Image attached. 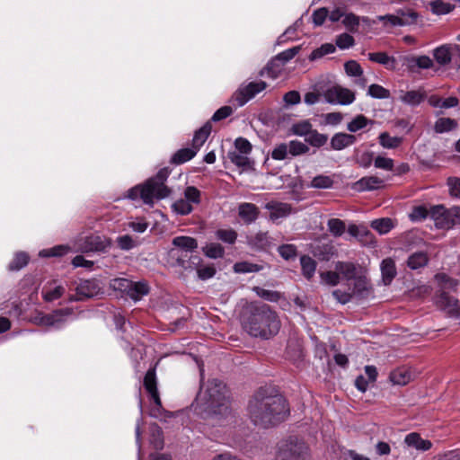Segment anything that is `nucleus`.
Returning a JSON list of instances; mask_svg holds the SVG:
<instances>
[{
	"label": "nucleus",
	"mask_w": 460,
	"mask_h": 460,
	"mask_svg": "<svg viewBox=\"0 0 460 460\" xmlns=\"http://www.w3.org/2000/svg\"><path fill=\"white\" fill-rule=\"evenodd\" d=\"M192 406L211 426L227 427L234 422L226 386L219 380L208 381L201 388Z\"/></svg>",
	"instance_id": "nucleus-1"
},
{
	"label": "nucleus",
	"mask_w": 460,
	"mask_h": 460,
	"mask_svg": "<svg viewBox=\"0 0 460 460\" xmlns=\"http://www.w3.org/2000/svg\"><path fill=\"white\" fill-rule=\"evenodd\" d=\"M247 411L251 420L255 425L264 428L281 422L288 413L284 398L265 396L261 391H259L249 402Z\"/></svg>",
	"instance_id": "nucleus-2"
},
{
	"label": "nucleus",
	"mask_w": 460,
	"mask_h": 460,
	"mask_svg": "<svg viewBox=\"0 0 460 460\" xmlns=\"http://www.w3.org/2000/svg\"><path fill=\"white\" fill-rule=\"evenodd\" d=\"M243 325L252 336L268 339L279 332L280 322L275 312L267 305H261L255 307Z\"/></svg>",
	"instance_id": "nucleus-3"
},
{
	"label": "nucleus",
	"mask_w": 460,
	"mask_h": 460,
	"mask_svg": "<svg viewBox=\"0 0 460 460\" xmlns=\"http://www.w3.org/2000/svg\"><path fill=\"white\" fill-rule=\"evenodd\" d=\"M169 175L166 168L161 169L157 174L147 180L142 185L131 188L128 192V198L137 199L140 198L145 204L152 206L155 199L167 198L171 190L165 186L164 181Z\"/></svg>",
	"instance_id": "nucleus-4"
},
{
	"label": "nucleus",
	"mask_w": 460,
	"mask_h": 460,
	"mask_svg": "<svg viewBox=\"0 0 460 460\" xmlns=\"http://www.w3.org/2000/svg\"><path fill=\"white\" fill-rule=\"evenodd\" d=\"M420 15L411 7H402L395 10L394 13L378 15L376 21L382 22L386 27H405L415 24Z\"/></svg>",
	"instance_id": "nucleus-5"
},
{
	"label": "nucleus",
	"mask_w": 460,
	"mask_h": 460,
	"mask_svg": "<svg viewBox=\"0 0 460 460\" xmlns=\"http://www.w3.org/2000/svg\"><path fill=\"white\" fill-rule=\"evenodd\" d=\"M430 217L439 229H450L460 225V207L447 209L443 206H435L429 211Z\"/></svg>",
	"instance_id": "nucleus-6"
},
{
	"label": "nucleus",
	"mask_w": 460,
	"mask_h": 460,
	"mask_svg": "<svg viewBox=\"0 0 460 460\" xmlns=\"http://www.w3.org/2000/svg\"><path fill=\"white\" fill-rule=\"evenodd\" d=\"M308 447L297 439H290L280 444L276 460H306Z\"/></svg>",
	"instance_id": "nucleus-7"
},
{
	"label": "nucleus",
	"mask_w": 460,
	"mask_h": 460,
	"mask_svg": "<svg viewBox=\"0 0 460 460\" xmlns=\"http://www.w3.org/2000/svg\"><path fill=\"white\" fill-rule=\"evenodd\" d=\"M111 246V240L104 235L90 234L80 236L75 241V248L78 252H106Z\"/></svg>",
	"instance_id": "nucleus-8"
},
{
	"label": "nucleus",
	"mask_w": 460,
	"mask_h": 460,
	"mask_svg": "<svg viewBox=\"0 0 460 460\" xmlns=\"http://www.w3.org/2000/svg\"><path fill=\"white\" fill-rule=\"evenodd\" d=\"M71 314L72 311L68 308L56 310L49 314L39 313L34 316L33 323L40 326L58 328Z\"/></svg>",
	"instance_id": "nucleus-9"
},
{
	"label": "nucleus",
	"mask_w": 460,
	"mask_h": 460,
	"mask_svg": "<svg viewBox=\"0 0 460 460\" xmlns=\"http://www.w3.org/2000/svg\"><path fill=\"white\" fill-rule=\"evenodd\" d=\"M438 307L453 317L460 318V301L442 291L435 300Z\"/></svg>",
	"instance_id": "nucleus-10"
},
{
	"label": "nucleus",
	"mask_w": 460,
	"mask_h": 460,
	"mask_svg": "<svg viewBox=\"0 0 460 460\" xmlns=\"http://www.w3.org/2000/svg\"><path fill=\"white\" fill-rule=\"evenodd\" d=\"M330 102H337L341 105H348L354 102L355 94L349 89L341 86H333L327 92Z\"/></svg>",
	"instance_id": "nucleus-11"
},
{
	"label": "nucleus",
	"mask_w": 460,
	"mask_h": 460,
	"mask_svg": "<svg viewBox=\"0 0 460 460\" xmlns=\"http://www.w3.org/2000/svg\"><path fill=\"white\" fill-rule=\"evenodd\" d=\"M265 82H252L243 88H241L237 93L238 104L240 106L245 104L249 100L253 98L257 93H261L266 88Z\"/></svg>",
	"instance_id": "nucleus-12"
},
{
	"label": "nucleus",
	"mask_w": 460,
	"mask_h": 460,
	"mask_svg": "<svg viewBox=\"0 0 460 460\" xmlns=\"http://www.w3.org/2000/svg\"><path fill=\"white\" fill-rule=\"evenodd\" d=\"M265 208L269 210L272 221L285 218L294 212L290 204L278 201L268 202Z\"/></svg>",
	"instance_id": "nucleus-13"
},
{
	"label": "nucleus",
	"mask_w": 460,
	"mask_h": 460,
	"mask_svg": "<svg viewBox=\"0 0 460 460\" xmlns=\"http://www.w3.org/2000/svg\"><path fill=\"white\" fill-rule=\"evenodd\" d=\"M427 98L426 92L423 88L411 91H401L399 100L409 106H418Z\"/></svg>",
	"instance_id": "nucleus-14"
},
{
	"label": "nucleus",
	"mask_w": 460,
	"mask_h": 460,
	"mask_svg": "<svg viewBox=\"0 0 460 460\" xmlns=\"http://www.w3.org/2000/svg\"><path fill=\"white\" fill-rule=\"evenodd\" d=\"M404 65L411 72H415L417 68L429 69L433 66L432 59L426 55L411 56L404 59Z\"/></svg>",
	"instance_id": "nucleus-15"
},
{
	"label": "nucleus",
	"mask_w": 460,
	"mask_h": 460,
	"mask_svg": "<svg viewBox=\"0 0 460 460\" xmlns=\"http://www.w3.org/2000/svg\"><path fill=\"white\" fill-rule=\"evenodd\" d=\"M144 385L157 408L161 407V400L156 387V377L154 369L148 370L144 378Z\"/></svg>",
	"instance_id": "nucleus-16"
},
{
	"label": "nucleus",
	"mask_w": 460,
	"mask_h": 460,
	"mask_svg": "<svg viewBox=\"0 0 460 460\" xmlns=\"http://www.w3.org/2000/svg\"><path fill=\"white\" fill-rule=\"evenodd\" d=\"M66 289L56 281H50L44 285L41 290L42 298L46 302H53L63 296Z\"/></svg>",
	"instance_id": "nucleus-17"
},
{
	"label": "nucleus",
	"mask_w": 460,
	"mask_h": 460,
	"mask_svg": "<svg viewBox=\"0 0 460 460\" xmlns=\"http://www.w3.org/2000/svg\"><path fill=\"white\" fill-rule=\"evenodd\" d=\"M383 185V180L376 176L363 177L353 185V189L357 191L374 190L379 189Z\"/></svg>",
	"instance_id": "nucleus-18"
},
{
	"label": "nucleus",
	"mask_w": 460,
	"mask_h": 460,
	"mask_svg": "<svg viewBox=\"0 0 460 460\" xmlns=\"http://www.w3.org/2000/svg\"><path fill=\"white\" fill-rule=\"evenodd\" d=\"M404 442L408 447L423 452L429 450L432 447L431 441L422 438L415 432L408 434L404 438Z\"/></svg>",
	"instance_id": "nucleus-19"
},
{
	"label": "nucleus",
	"mask_w": 460,
	"mask_h": 460,
	"mask_svg": "<svg viewBox=\"0 0 460 460\" xmlns=\"http://www.w3.org/2000/svg\"><path fill=\"white\" fill-rule=\"evenodd\" d=\"M238 214L246 224H251L257 219L259 210L252 203H242L238 208Z\"/></svg>",
	"instance_id": "nucleus-20"
},
{
	"label": "nucleus",
	"mask_w": 460,
	"mask_h": 460,
	"mask_svg": "<svg viewBox=\"0 0 460 460\" xmlns=\"http://www.w3.org/2000/svg\"><path fill=\"white\" fill-rule=\"evenodd\" d=\"M356 137L347 133H337L331 139V146L334 150H341L353 145Z\"/></svg>",
	"instance_id": "nucleus-21"
},
{
	"label": "nucleus",
	"mask_w": 460,
	"mask_h": 460,
	"mask_svg": "<svg viewBox=\"0 0 460 460\" xmlns=\"http://www.w3.org/2000/svg\"><path fill=\"white\" fill-rule=\"evenodd\" d=\"M77 294L84 297H93L96 296L100 288L94 280H84L76 288Z\"/></svg>",
	"instance_id": "nucleus-22"
},
{
	"label": "nucleus",
	"mask_w": 460,
	"mask_h": 460,
	"mask_svg": "<svg viewBox=\"0 0 460 460\" xmlns=\"http://www.w3.org/2000/svg\"><path fill=\"white\" fill-rule=\"evenodd\" d=\"M381 272L383 281L385 285L390 284L396 276L395 263L391 258H386L381 262Z\"/></svg>",
	"instance_id": "nucleus-23"
},
{
	"label": "nucleus",
	"mask_w": 460,
	"mask_h": 460,
	"mask_svg": "<svg viewBox=\"0 0 460 460\" xmlns=\"http://www.w3.org/2000/svg\"><path fill=\"white\" fill-rule=\"evenodd\" d=\"M211 124L210 122H207L203 127H201L199 130H197L194 134L192 139V146L199 151L200 147L204 145L208 136L211 133Z\"/></svg>",
	"instance_id": "nucleus-24"
},
{
	"label": "nucleus",
	"mask_w": 460,
	"mask_h": 460,
	"mask_svg": "<svg viewBox=\"0 0 460 460\" xmlns=\"http://www.w3.org/2000/svg\"><path fill=\"white\" fill-rule=\"evenodd\" d=\"M335 270L340 277L342 276L347 280H351L357 276V268L352 262L337 261Z\"/></svg>",
	"instance_id": "nucleus-25"
},
{
	"label": "nucleus",
	"mask_w": 460,
	"mask_h": 460,
	"mask_svg": "<svg viewBox=\"0 0 460 460\" xmlns=\"http://www.w3.org/2000/svg\"><path fill=\"white\" fill-rule=\"evenodd\" d=\"M368 59L385 66L387 69L394 70L396 67V61L394 58L389 57L385 52H373L368 53Z\"/></svg>",
	"instance_id": "nucleus-26"
},
{
	"label": "nucleus",
	"mask_w": 460,
	"mask_h": 460,
	"mask_svg": "<svg viewBox=\"0 0 460 460\" xmlns=\"http://www.w3.org/2000/svg\"><path fill=\"white\" fill-rule=\"evenodd\" d=\"M413 376L411 372L407 368H397L394 370L390 375V379L394 385H405L409 384Z\"/></svg>",
	"instance_id": "nucleus-27"
},
{
	"label": "nucleus",
	"mask_w": 460,
	"mask_h": 460,
	"mask_svg": "<svg viewBox=\"0 0 460 460\" xmlns=\"http://www.w3.org/2000/svg\"><path fill=\"white\" fill-rule=\"evenodd\" d=\"M378 141L380 146L385 149H395L402 145L403 138L402 137H393L385 131L379 134Z\"/></svg>",
	"instance_id": "nucleus-28"
},
{
	"label": "nucleus",
	"mask_w": 460,
	"mask_h": 460,
	"mask_svg": "<svg viewBox=\"0 0 460 460\" xmlns=\"http://www.w3.org/2000/svg\"><path fill=\"white\" fill-rule=\"evenodd\" d=\"M429 262V256L424 252H416L411 254L407 260V266L411 270H419Z\"/></svg>",
	"instance_id": "nucleus-29"
},
{
	"label": "nucleus",
	"mask_w": 460,
	"mask_h": 460,
	"mask_svg": "<svg viewBox=\"0 0 460 460\" xmlns=\"http://www.w3.org/2000/svg\"><path fill=\"white\" fill-rule=\"evenodd\" d=\"M172 244L181 250L192 252L198 247L196 239L190 236H176L172 239Z\"/></svg>",
	"instance_id": "nucleus-30"
},
{
	"label": "nucleus",
	"mask_w": 460,
	"mask_h": 460,
	"mask_svg": "<svg viewBox=\"0 0 460 460\" xmlns=\"http://www.w3.org/2000/svg\"><path fill=\"white\" fill-rule=\"evenodd\" d=\"M435 60L441 66H446L451 62V48L449 45H442L433 50Z\"/></svg>",
	"instance_id": "nucleus-31"
},
{
	"label": "nucleus",
	"mask_w": 460,
	"mask_h": 460,
	"mask_svg": "<svg viewBox=\"0 0 460 460\" xmlns=\"http://www.w3.org/2000/svg\"><path fill=\"white\" fill-rule=\"evenodd\" d=\"M248 243L253 248L263 250L270 246V237L267 233L259 232L248 237Z\"/></svg>",
	"instance_id": "nucleus-32"
},
{
	"label": "nucleus",
	"mask_w": 460,
	"mask_h": 460,
	"mask_svg": "<svg viewBox=\"0 0 460 460\" xmlns=\"http://www.w3.org/2000/svg\"><path fill=\"white\" fill-rule=\"evenodd\" d=\"M149 288L146 282H132L131 287L128 292V296L135 301L141 299L144 296L147 295Z\"/></svg>",
	"instance_id": "nucleus-33"
},
{
	"label": "nucleus",
	"mask_w": 460,
	"mask_h": 460,
	"mask_svg": "<svg viewBox=\"0 0 460 460\" xmlns=\"http://www.w3.org/2000/svg\"><path fill=\"white\" fill-rule=\"evenodd\" d=\"M429 8L432 13L436 15H444L451 13L454 10V5L443 0H434L429 4Z\"/></svg>",
	"instance_id": "nucleus-34"
},
{
	"label": "nucleus",
	"mask_w": 460,
	"mask_h": 460,
	"mask_svg": "<svg viewBox=\"0 0 460 460\" xmlns=\"http://www.w3.org/2000/svg\"><path fill=\"white\" fill-rule=\"evenodd\" d=\"M302 273L305 278L311 279L316 270V262L311 257L304 255L300 258Z\"/></svg>",
	"instance_id": "nucleus-35"
},
{
	"label": "nucleus",
	"mask_w": 460,
	"mask_h": 460,
	"mask_svg": "<svg viewBox=\"0 0 460 460\" xmlns=\"http://www.w3.org/2000/svg\"><path fill=\"white\" fill-rule=\"evenodd\" d=\"M371 227L380 234H385L394 228L393 221L388 217H383L373 220L370 224Z\"/></svg>",
	"instance_id": "nucleus-36"
},
{
	"label": "nucleus",
	"mask_w": 460,
	"mask_h": 460,
	"mask_svg": "<svg viewBox=\"0 0 460 460\" xmlns=\"http://www.w3.org/2000/svg\"><path fill=\"white\" fill-rule=\"evenodd\" d=\"M313 253L321 261H329L335 254V249L332 244H323L316 246Z\"/></svg>",
	"instance_id": "nucleus-37"
},
{
	"label": "nucleus",
	"mask_w": 460,
	"mask_h": 460,
	"mask_svg": "<svg viewBox=\"0 0 460 460\" xmlns=\"http://www.w3.org/2000/svg\"><path fill=\"white\" fill-rule=\"evenodd\" d=\"M197 150L191 146L190 148H183L179 150L177 153L174 154V155L172 158V161L174 164H183L185 162L190 161L191 158L195 156L197 154Z\"/></svg>",
	"instance_id": "nucleus-38"
},
{
	"label": "nucleus",
	"mask_w": 460,
	"mask_h": 460,
	"mask_svg": "<svg viewBox=\"0 0 460 460\" xmlns=\"http://www.w3.org/2000/svg\"><path fill=\"white\" fill-rule=\"evenodd\" d=\"M327 227L330 234L335 237L341 236L346 231L345 223L339 218L329 219Z\"/></svg>",
	"instance_id": "nucleus-39"
},
{
	"label": "nucleus",
	"mask_w": 460,
	"mask_h": 460,
	"mask_svg": "<svg viewBox=\"0 0 460 460\" xmlns=\"http://www.w3.org/2000/svg\"><path fill=\"white\" fill-rule=\"evenodd\" d=\"M457 123L455 119L450 118H440L437 119L434 125V129L437 133H445L456 128Z\"/></svg>",
	"instance_id": "nucleus-40"
},
{
	"label": "nucleus",
	"mask_w": 460,
	"mask_h": 460,
	"mask_svg": "<svg viewBox=\"0 0 460 460\" xmlns=\"http://www.w3.org/2000/svg\"><path fill=\"white\" fill-rule=\"evenodd\" d=\"M372 122H373L372 120H369L364 115H361V114L357 115L354 119H352V120L350 122L348 123L347 129L349 132H357V131L364 128L365 127H367V125L368 123H372Z\"/></svg>",
	"instance_id": "nucleus-41"
},
{
	"label": "nucleus",
	"mask_w": 460,
	"mask_h": 460,
	"mask_svg": "<svg viewBox=\"0 0 460 460\" xmlns=\"http://www.w3.org/2000/svg\"><path fill=\"white\" fill-rule=\"evenodd\" d=\"M204 254L211 259L221 258L224 255V248L219 243H210L202 248Z\"/></svg>",
	"instance_id": "nucleus-42"
},
{
	"label": "nucleus",
	"mask_w": 460,
	"mask_h": 460,
	"mask_svg": "<svg viewBox=\"0 0 460 460\" xmlns=\"http://www.w3.org/2000/svg\"><path fill=\"white\" fill-rule=\"evenodd\" d=\"M351 280H353V288H349V290L353 293V296H363L364 292L367 290V282L366 278L356 276Z\"/></svg>",
	"instance_id": "nucleus-43"
},
{
	"label": "nucleus",
	"mask_w": 460,
	"mask_h": 460,
	"mask_svg": "<svg viewBox=\"0 0 460 460\" xmlns=\"http://www.w3.org/2000/svg\"><path fill=\"white\" fill-rule=\"evenodd\" d=\"M172 208L173 212L181 216L189 215L193 210L192 205L190 204V201H187L185 199H180L176 200L172 205Z\"/></svg>",
	"instance_id": "nucleus-44"
},
{
	"label": "nucleus",
	"mask_w": 460,
	"mask_h": 460,
	"mask_svg": "<svg viewBox=\"0 0 460 460\" xmlns=\"http://www.w3.org/2000/svg\"><path fill=\"white\" fill-rule=\"evenodd\" d=\"M360 20V16H358L353 13H345L344 18L342 19V23L349 31L356 32L358 31Z\"/></svg>",
	"instance_id": "nucleus-45"
},
{
	"label": "nucleus",
	"mask_w": 460,
	"mask_h": 460,
	"mask_svg": "<svg viewBox=\"0 0 460 460\" xmlns=\"http://www.w3.org/2000/svg\"><path fill=\"white\" fill-rule=\"evenodd\" d=\"M70 248L66 245H58L49 249H43L39 252L40 257H58L66 254Z\"/></svg>",
	"instance_id": "nucleus-46"
},
{
	"label": "nucleus",
	"mask_w": 460,
	"mask_h": 460,
	"mask_svg": "<svg viewBox=\"0 0 460 460\" xmlns=\"http://www.w3.org/2000/svg\"><path fill=\"white\" fill-rule=\"evenodd\" d=\"M321 283L323 285L334 287L340 283L341 277L339 273L335 271H323L320 273Z\"/></svg>",
	"instance_id": "nucleus-47"
},
{
	"label": "nucleus",
	"mask_w": 460,
	"mask_h": 460,
	"mask_svg": "<svg viewBox=\"0 0 460 460\" xmlns=\"http://www.w3.org/2000/svg\"><path fill=\"white\" fill-rule=\"evenodd\" d=\"M335 51V47L331 43L323 44L320 48L315 49L309 56L311 61H314L323 58L327 54H332Z\"/></svg>",
	"instance_id": "nucleus-48"
},
{
	"label": "nucleus",
	"mask_w": 460,
	"mask_h": 460,
	"mask_svg": "<svg viewBox=\"0 0 460 460\" xmlns=\"http://www.w3.org/2000/svg\"><path fill=\"white\" fill-rule=\"evenodd\" d=\"M228 156L231 162L238 167L246 168L250 165V159L246 154L233 151L229 153Z\"/></svg>",
	"instance_id": "nucleus-49"
},
{
	"label": "nucleus",
	"mask_w": 460,
	"mask_h": 460,
	"mask_svg": "<svg viewBox=\"0 0 460 460\" xmlns=\"http://www.w3.org/2000/svg\"><path fill=\"white\" fill-rule=\"evenodd\" d=\"M435 279L442 288L456 289L458 286V281L456 279H451L446 273L436 274Z\"/></svg>",
	"instance_id": "nucleus-50"
},
{
	"label": "nucleus",
	"mask_w": 460,
	"mask_h": 460,
	"mask_svg": "<svg viewBox=\"0 0 460 460\" xmlns=\"http://www.w3.org/2000/svg\"><path fill=\"white\" fill-rule=\"evenodd\" d=\"M312 130V124L308 120H303L294 124L291 131L294 135L300 137H307Z\"/></svg>",
	"instance_id": "nucleus-51"
},
{
	"label": "nucleus",
	"mask_w": 460,
	"mask_h": 460,
	"mask_svg": "<svg viewBox=\"0 0 460 460\" xmlns=\"http://www.w3.org/2000/svg\"><path fill=\"white\" fill-rule=\"evenodd\" d=\"M289 155L288 143H280L274 146L271 151V157L274 160L281 161L287 159Z\"/></svg>",
	"instance_id": "nucleus-52"
},
{
	"label": "nucleus",
	"mask_w": 460,
	"mask_h": 460,
	"mask_svg": "<svg viewBox=\"0 0 460 460\" xmlns=\"http://www.w3.org/2000/svg\"><path fill=\"white\" fill-rule=\"evenodd\" d=\"M289 155L292 156L300 155L308 152V146L298 140H291L288 143Z\"/></svg>",
	"instance_id": "nucleus-53"
},
{
	"label": "nucleus",
	"mask_w": 460,
	"mask_h": 460,
	"mask_svg": "<svg viewBox=\"0 0 460 460\" xmlns=\"http://www.w3.org/2000/svg\"><path fill=\"white\" fill-rule=\"evenodd\" d=\"M151 438L150 443L156 449H161L164 446L163 433L159 427L153 425L150 427Z\"/></svg>",
	"instance_id": "nucleus-54"
},
{
	"label": "nucleus",
	"mask_w": 460,
	"mask_h": 460,
	"mask_svg": "<svg viewBox=\"0 0 460 460\" xmlns=\"http://www.w3.org/2000/svg\"><path fill=\"white\" fill-rule=\"evenodd\" d=\"M28 261L29 256L25 252H18L15 254L12 262L9 264V269L11 270H19L27 265Z\"/></svg>",
	"instance_id": "nucleus-55"
},
{
	"label": "nucleus",
	"mask_w": 460,
	"mask_h": 460,
	"mask_svg": "<svg viewBox=\"0 0 460 460\" xmlns=\"http://www.w3.org/2000/svg\"><path fill=\"white\" fill-rule=\"evenodd\" d=\"M327 137L325 135L318 133L316 130H311V132L305 137V140L314 146H322L327 142Z\"/></svg>",
	"instance_id": "nucleus-56"
},
{
	"label": "nucleus",
	"mask_w": 460,
	"mask_h": 460,
	"mask_svg": "<svg viewBox=\"0 0 460 460\" xmlns=\"http://www.w3.org/2000/svg\"><path fill=\"white\" fill-rule=\"evenodd\" d=\"M216 236L219 240L231 244L236 241L237 234L233 229H219L216 232Z\"/></svg>",
	"instance_id": "nucleus-57"
},
{
	"label": "nucleus",
	"mask_w": 460,
	"mask_h": 460,
	"mask_svg": "<svg viewBox=\"0 0 460 460\" xmlns=\"http://www.w3.org/2000/svg\"><path fill=\"white\" fill-rule=\"evenodd\" d=\"M332 183L333 181L330 177L319 175L312 180L310 187L315 189H329L332 187Z\"/></svg>",
	"instance_id": "nucleus-58"
},
{
	"label": "nucleus",
	"mask_w": 460,
	"mask_h": 460,
	"mask_svg": "<svg viewBox=\"0 0 460 460\" xmlns=\"http://www.w3.org/2000/svg\"><path fill=\"white\" fill-rule=\"evenodd\" d=\"M367 93L371 97L377 99H386L390 96V93L387 89L375 84L369 86Z\"/></svg>",
	"instance_id": "nucleus-59"
},
{
	"label": "nucleus",
	"mask_w": 460,
	"mask_h": 460,
	"mask_svg": "<svg viewBox=\"0 0 460 460\" xmlns=\"http://www.w3.org/2000/svg\"><path fill=\"white\" fill-rule=\"evenodd\" d=\"M184 199L190 201V204H199L200 191L193 186H189L184 190Z\"/></svg>",
	"instance_id": "nucleus-60"
},
{
	"label": "nucleus",
	"mask_w": 460,
	"mask_h": 460,
	"mask_svg": "<svg viewBox=\"0 0 460 460\" xmlns=\"http://www.w3.org/2000/svg\"><path fill=\"white\" fill-rule=\"evenodd\" d=\"M301 46H296L286 49L276 56V60L281 61L282 65L292 59L296 54L299 53Z\"/></svg>",
	"instance_id": "nucleus-61"
},
{
	"label": "nucleus",
	"mask_w": 460,
	"mask_h": 460,
	"mask_svg": "<svg viewBox=\"0 0 460 460\" xmlns=\"http://www.w3.org/2000/svg\"><path fill=\"white\" fill-rule=\"evenodd\" d=\"M374 165L378 169L392 171L394 169V163L392 158L378 155L374 160Z\"/></svg>",
	"instance_id": "nucleus-62"
},
{
	"label": "nucleus",
	"mask_w": 460,
	"mask_h": 460,
	"mask_svg": "<svg viewBox=\"0 0 460 460\" xmlns=\"http://www.w3.org/2000/svg\"><path fill=\"white\" fill-rule=\"evenodd\" d=\"M279 60H276V58L272 59L268 65H267V67H266V73L267 75L275 79L277 78L281 71H282V66L283 65H279Z\"/></svg>",
	"instance_id": "nucleus-63"
},
{
	"label": "nucleus",
	"mask_w": 460,
	"mask_h": 460,
	"mask_svg": "<svg viewBox=\"0 0 460 460\" xmlns=\"http://www.w3.org/2000/svg\"><path fill=\"white\" fill-rule=\"evenodd\" d=\"M449 193L452 197L460 198V179L450 177L447 179Z\"/></svg>",
	"instance_id": "nucleus-64"
}]
</instances>
